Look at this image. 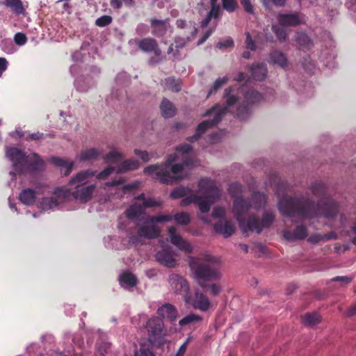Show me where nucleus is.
Here are the masks:
<instances>
[{
	"label": "nucleus",
	"mask_w": 356,
	"mask_h": 356,
	"mask_svg": "<svg viewBox=\"0 0 356 356\" xmlns=\"http://www.w3.org/2000/svg\"><path fill=\"white\" fill-rule=\"evenodd\" d=\"M162 204L163 202L160 199L147 197L141 205L143 207L144 211H145L148 208L161 207Z\"/></svg>",
	"instance_id": "c03bdc74"
},
{
	"label": "nucleus",
	"mask_w": 356,
	"mask_h": 356,
	"mask_svg": "<svg viewBox=\"0 0 356 356\" xmlns=\"http://www.w3.org/2000/svg\"><path fill=\"white\" fill-rule=\"evenodd\" d=\"M220 263V259L211 254L189 258L188 264L195 281L200 287L207 289L209 294L213 297L218 296L221 293L222 286L218 283L207 284V282L221 279L222 273L216 267Z\"/></svg>",
	"instance_id": "20e7f679"
},
{
	"label": "nucleus",
	"mask_w": 356,
	"mask_h": 356,
	"mask_svg": "<svg viewBox=\"0 0 356 356\" xmlns=\"http://www.w3.org/2000/svg\"><path fill=\"white\" fill-rule=\"evenodd\" d=\"M244 102L237 107L236 116L241 120H245L250 113V106L259 102L261 99V95L253 89L249 90L245 93Z\"/></svg>",
	"instance_id": "9b49d317"
},
{
	"label": "nucleus",
	"mask_w": 356,
	"mask_h": 356,
	"mask_svg": "<svg viewBox=\"0 0 356 356\" xmlns=\"http://www.w3.org/2000/svg\"><path fill=\"white\" fill-rule=\"evenodd\" d=\"M165 85L168 89L173 92H179L181 90V84L174 78L169 77L165 79Z\"/></svg>",
	"instance_id": "49530a36"
},
{
	"label": "nucleus",
	"mask_w": 356,
	"mask_h": 356,
	"mask_svg": "<svg viewBox=\"0 0 356 356\" xmlns=\"http://www.w3.org/2000/svg\"><path fill=\"white\" fill-rule=\"evenodd\" d=\"M8 61L5 58L0 57V77L1 76L3 72H5L8 67Z\"/></svg>",
	"instance_id": "0e129e2a"
},
{
	"label": "nucleus",
	"mask_w": 356,
	"mask_h": 356,
	"mask_svg": "<svg viewBox=\"0 0 356 356\" xmlns=\"http://www.w3.org/2000/svg\"><path fill=\"white\" fill-rule=\"evenodd\" d=\"M168 234L172 244L186 253L192 252L193 248L191 244L177 233V229L175 227L168 228Z\"/></svg>",
	"instance_id": "dca6fc26"
},
{
	"label": "nucleus",
	"mask_w": 356,
	"mask_h": 356,
	"mask_svg": "<svg viewBox=\"0 0 356 356\" xmlns=\"http://www.w3.org/2000/svg\"><path fill=\"white\" fill-rule=\"evenodd\" d=\"M233 44H234L233 40L231 38H229L224 42H218L216 44V48L221 49L232 47V46H233Z\"/></svg>",
	"instance_id": "13d9d810"
},
{
	"label": "nucleus",
	"mask_w": 356,
	"mask_h": 356,
	"mask_svg": "<svg viewBox=\"0 0 356 356\" xmlns=\"http://www.w3.org/2000/svg\"><path fill=\"white\" fill-rule=\"evenodd\" d=\"M95 175V171L91 170H82L73 176L68 182L70 188L85 186Z\"/></svg>",
	"instance_id": "f3484780"
},
{
	"label": "nucleus",
	"mask_w": 356,
	"mask_h": 356,
	"mask_svg": "<svg viewBox=\"0 0 356 356\" xmlns=\"http://www.w3.org/2000/svg\"><path fill=\"white\" fill-rule=\"evenodd\" d=\"M112 22V17L108 15H103L97 18L95 21V24L99 27H104L110 24Z\"/></svg>",
	"instance_id": "3c124183"
},
{
	"label": "nucleus",
	"mask_w": 356,
	"mask_h": 356,
	"mask_svg": "<svg viewBox=\"0 0 356 356\" xmlns=\"http://www.w3.org/2000/svg\"><path fill=\"white\" fill-rule=\"evenodd\" d=\"M212 32H213V30H211V29L207 30L205 32V33L201 37V38L198 40L197 44L198 46L202 44L209 38V37L211 35Z\"/></svg>",
	"instance_id": "69168bd1"
},
{
	"label": "nucleus",
	"mask_w": 356,
	"mask_h": 356,
	"mask_svg": "<svg viewBox=\"0 0 356 356\" xmlns=\"http://www.w3.org/2000/svg\"><path fill=\"white\" fill-rule=\"evenodd\" d=\"M156 260L168 268H173L176 265V260L174 255L168 250H163L156 254Z\"/></svg>",
	"instance_id": "4be33fe9"
},
{
	"label": "nucleus",
	"mask_w": 356,
	"mask_h": 356,
	"mask_svg": "<svg viewBox=\"0 0 356 356\" xmlns=\"http://www.w3.org/2000/svg\"><path fill=\"white\" fill-rule=\"evenodd\" d=\"M134 154L137 156H140L141 159L144 162H147L150 160L151 158H152L154 156L153 154H150L147 151H141L139 149H136L134 150Z\"/></svg>",
	"instance_id": "6e6d98bb"
},
{
	"label": "nucleus",
	"mask_w": 356,
	"mask_h": 356,
	"mask_svg": "<svg viewBox=\"0 0 356 356\" xmlns=\"http://www.w3.org/2000/svg\"><path fill=\"white\" fill-rule=\"evenodd\" d=\"M270 60L272 63L277 64L283 68L288 65V60L285 55L280 51H275L272 52L270 55Z\"/></svg>",
	"instance_id": "72a5a7b5"
},
{
	"label": "nucleus",
	"mask_w": 356,
	"mask_h": 356,
	"mask_svg": "<svg viewBox=\"0 0 356 356\" xmlns=\"http://www.w3.org/2000/svg\"><path fill=\"white\" fill-rule=\"evenodd\" d=\"M195 36L191 35L186 36H176L174 39L175 47L177 51H179V49L184 47L186 44L193 40Z\"/></svg>",
	"instance_id": "58836bf2"
},
{
	"label": "nucleus",
	"mask_w": 356,
	"mask_h": 356,
	"mask_svg": "<svg viewBox=\"0 0 356 356\" xmlns=\"http://www.w3.org/2000/svg\"><path fill=\"white\" fill-rule=\"evenodd\" d=\"M188 343V339H187L180 347L178 349L175 356H184L185 353H186V347H187V344Z\"/></svg>",
	"instance_id": "338daca9"
},
{
	"label": "nucleus",
	"mask_w": 356,
	"mask_h": 356,
	"mask_svg": "<svg viewBox=\"0 0 356 356\" xmlns=\"http://www.w3.org/2000/svg\"><path fill=\"white\" fill-rule=\"evenodd\" d=\"M113 172L117 173V167L108 166L99 174H97V178L98 179H106Z\"/></svg>",
	"instance_id": "8fccbe9b"
},
{
	"label": "nucleus",
	"mask_w": 356,
	"mask_h": 356,
	"mask_svg": "<svg viewBox=\"0 0 356 356\" xmlns=\"http://www.w3.org/2000/svg\"><path fill=\"white\" fill-rule=\"evenodd\" d=\"M168 282L174 293L181 295L188 302L190 290L188 282L183 277L175 273L170 275Z\"/></svg>",
	"instance_id": "ddd939ff"
},
{
	"label": "nucleus",
	"mask_w": 356,
	"mask_h": 356,
	"mask_svg": "<svg viewBox=\"0 0 356 356\" xmlns=\"http://www.w3.org/2000/svg\"><path fill=\"white\" fill-rule=\"evenodd\" d=\"M173 219L181 225H186L191 222V216L187 212L177 213L173 216Z\"/></svg>",
	"instance_id": "79ce46f5"
},
{
	"label": "nucleus",
	"mask_w": 356,
	"mask_h": 356,
	"mask_svg": "<svg viewBox=\"0 0 356 356\" xmlns=\"http://www.w3.org/2000/svg\"><path fill=\"white\" fill-rule=\"evenodd\" d=\"M246 40H245V47L252 51H254L257 49V45L254 40L252 38L249 32L245 33Z\"/></svg>",
	"instance_id": "864d4df0"
},
{
	"label": "nucleus",
	"mask_w": 356,
	"mask_h": 356,
	"mask_svg": "<svg viewBox=\"0 0 356 356\" xmlns=\"http://www.w3.org/2000/svg\"><path fill=\"white\" fill-rule=\"evenodd\" d=\"M102 154V152L97 149H88L77 155L76 159L81 161H90L96 159Z\"/></svg>",
	"instance_id": "bb28decb"
},
{
	"label": "nucleus",
	"mask_w": 356,
	"mask_h": 356,
	"mask_svg": "<svg viewBox=\"0 0 356 356\" xmlns=\"http://www.w3.org/2000/svg\"><path fill=\"white\" fill-rule=\"evenodd\" d=\"M198 188L204 197L191 195L181 200V206L186 207L194 204L202 213H207L211 206L220 197L221 193L215 181L208 178L201 179L198 182Z\"/></svg>",
	"instance_id": "423d86ee"
},
{
	"label": "nucleus",
	"mask_w": 356,
	"mask_h": 356,
	"mask_svg": "<svg viewBox=\"0 0 356 356\" xmlns=\"http://www.w3.org/2000/svg\"><path fill=\"white\" fill-rule=\"evenodd\" d=\"M124 155L118 151H111L104 156V160L106 163H118L124 159Z\"/></svg>",
	"instance_id": "4c0bfd02"
},
{
	"label": "nucleus",
	"mask_w": 356,
	"mask_h": 356,
	"mask_svg": "<svg viewBox=\"0 0 356 356\" xmlns=\"http://www.w3.org/2000/svg\"><path fill=\"white\" fill-rule=\"evenodd\" d=\"M252 76L257 81L264 80L267 75V68L264 64H257L251 67Z\"/></svg>",
	"instance_id": "c756f323"
},
{
	"label": "nucleus",
	"mask_w": 356,
	"mask_h": 356,
	"mask_svg": "<svg viewBox=\"0 0 356 356\" xmlns=\"http://www.w3.org/2000/svg\"><path fill=\"white\" fill-rule=\"evenodd\" d=\"M240 90L241 88L235 89L233 87L226 88L224 95V98L225 99V105L223 106L216 105L203 113L202 117L213 115V118L212 120H204L200 123L197 127L195 135L189 137L188 140L191 142L197 140L206 130L218 124L222 115L226 113H234V108L238 105V95ZM241 90H243V88H241Z\"/></svg>",
	"instance_id": "39448f33"
},
{
	"label": "nucleus",
	"mask_w": 356,
	"mask_h": 356,
	"mask_svg": "<svg viewBox=\"0 0 356 356\" xmlns=\"http://www.w3.org/2000/svg\"><path fill=\"white\" fill-rule=\"evenodd\" d=\"M190 192L191 190L188 187L179 186L171 191L170 196L172 199H178L186 196Z\"/></svg>",
	"instance_id": "a19ab883"
},
{
	"label": "nucleus",
	"mask_w": 356,
	"mask_h": 356,
	"mask_svg": "<svg viewBox=\"0 0 356 356\" xmlns=\"http://www.w3.org/2000/svg\"><path fill=\"white\" fill-rule=\"evenodd\" d=\"M140 182L139 181H135L134 183H131V184H126V185H124L122 186V190L123 191H131L134 188H136L138 187V186L140 185Z\"/></svg>",
	"instance_id": "774afa93"
},
{
	"label": "nucleus",
	"mask_w": 356,
	"mask_h": 356,
	"mask_svg": "<svg viewBox=\"0 0 356 356\" xmlns=\"http://www.w3.org/2000/svg\"><path fill=\"white\" fill-rule=\"evenodd\" d=\"M37 198L35 190L28 188L23 189L19 195L21 202L27 206L33 205Z\"/></svg>",
	"instance_id": "b1692460"
},
{
	"label": "nucleus",
	"mask_w": 356,
	"mask_h": 356,
	"mask_svg": "<svg viewBox=\"0 0 356 356\" xmlns=\"http://www.w3.org/2000/svg\"><path fill=\"white\" fill-rule=\"evenodd\" d=\"M120 282L124 288L134 287L136 285V277L131 273H124L120 277Z\"/></svg>",
	"instance_id": "f704fd0d"
},
{
	"label": "nucleus",
	"mask_w": 356,
	"mask_h": 356,
	"mask_svg": "<svg viewBox=\"0 0 356 356\" xmlns=\"http://www.w3.org/2000/svg\"><path fill=\"white\" fill-rule=\"evenodd\" d=\"M307 236V227L304 225H300L296 227L294 232H291L289 229L283 231L284 238L289 241H293L296 240H302Z\"/></svg>",
	"instance_id": "412c9836"
},
{
	"label": "nucleus",
	"mask_w": 356,
	"mask_h": 356,
	"mask_svg": "<svg viewBox=\"0 0 356 356\" xmlns=\"http://www.w3.org/2000/svg\"><path fill=\"white\" fill-rule=\"evenodd\" d=\"M312 194L321 197L319 202L315 204L308 199L286 198L280 200L278 209L285 216L302 220L318 217L331 219L339 212V206L332 199L325 197V187L321 183H315L311 187Z\"/></svg>",
	"instance_id": "f257e3e1"
},
{
	"label": "nucleus",
	"mask_w": 356,
	"mask_h": 356,
	"mask_svg": "<svg viewBox=\"0 0 356 356\" xmlns=\"http://www.w3.org/2000/svg\"><path fill=\"white\" fill-rule=\"evenodd\" d=\"M137 44L138 48L145 53H153L156 56H161V51L159 47L158 43L154 38H145L142 40L135 39L133 40Z\"/></svg>",
	"instance_id": "4468645a"
},
{
	"label": "nucleus",
	"mask_w": 356,
	"mask_h": 356,
	"mask_svg": "<svg viewBox=\"0 0 356 356\" xmlns=\"http://www.w3.org/2000/svg\"><path fill=\"white\" fill-rule=\"evenodd\" d=\"M139 167V163L135 159H128L122 161L120 165L117 167V173L120 174L129 170H134Z\"/></svg>",
	"instance_id": "c85d7f7f"
},
{
	"label": "nucleus",
	"mask_w": 356,
	"mask_h": 356,
	"mask_svg": "<svg viewBox=\"0 0 356 356\" xmlns=\"http://www.w3.org/2000/svg\"><path fill=\"white\" fill-rule=\"evenodd\" d=\"M353 278L347 276H337L332 279L334 282H341L342 284H348L350 283Z\"/></svg>",
	"instance_id": "052dcab7"
},
{
	"label": "nucleus",
	"mask_w": 356,
	"mask_h": 356,
	"mask_svg": "<svg viewBox=\"0 0 356 356\" xmlns=\"http://www.w3.org/2000/svg\"><path fill=\"white\" fill-rule=\"evenodd\" d=\"M58 205L55 197H44L40 200L39 207L42 210L52 209Z\"/></svg>",
	"instance_id": "e433bc0d"
},
{
	"label": "nucleus",
	"mask_w": 356,
	"mask_h": 356,
	"mask_svg": "<svg viewBox=\"0 0 356 356\" xmlns=\"http://www.w3.org/2000/svg\"><path fill=\"white\" fill-rule=\"evenodd\" d=\"M202 321V317L195 314H190L181 319L179 322V325L184 326L193 322H198Z\"/></svg>",
	"instance_id": "a18cd8bd"
},
{
	"label": "nucleus",
	"mask_w": 356,
	"mask_h": 356,
	"mask_svg": "<svg viewBox=\"0 0 356 356\" xmlns=\"http://www.w3.org/2000/svg\"><path fill=\"white\" fill-rule=\"evenodd\" d=\"M228 191L232 197H236L234 202L233 212L243 233L250 231L259 234L264 228L270 227L272 225L275 220V215L270 211L264 212L261 220L254 216H250L248 219L241 218L243 215L247 213L250 208L259 209L266 204V197L264 194L259 192L254 193L252 196V203H250L238 197L242 193V186L238 183L230 184Z\"/></svg>",
	"instance_id": "f03ea898"
},
{
	"label": "nucleus",
	"mask_w": 356,
	"mask_h": 356,
	"mask_svg": "<svg viewBox=\"0 0 356 356\" xmlns=\"http://www.w3.org/2000/svg\"><path fill=\"white\" fill-rule=\"evenodd\" d=\"M277 21L283 26H296L305 23V16L300 13L279 14Z\"/></svg>",
	"instance_id": "2eb2a0df"
},
{
	"label": "nucleus",
	"mask_w": 356,
	"mask_h": 356,
	"mask_svg": "<svg viewBox=\"0 0 356 356\" xmlns=\"http://www.w3.org/2000/svg\"><path fill=\"white\" fill-rule=\"evenodd\" d=\"M152 33L157 36H163L165 34L168 29V20H160L156 19H150Z\"/></svg>",
	"instance_id": "393cba45"
},
{
	"label": "nucleus",
	"mask_w": 356,
	"mask_h": 356,
	"mask_svg": "<svg viewBox=\"0 0 356 356\" xmlns=\"http://www.w3.org/2000/svg\"><path fill=\"white\" fill-rule=\"evenodd\" d=\"M210 2L211 9L201 22V26L202 27L207 26L211 19L217 18L219 15V7L216 5L217 0H210Z\"/></svg>",
	"instance_id": "cd10ccee"
},
{
	"label": "nucleus",
	"mask_w": 356,
	"mask_h": 356,
	"mask_svg": "<svg viewBox=\"0 0 356 356\" xmlns=\"http://www.w3.org/2000/svg\"><path fill=\"white\" fill-rule=\"evenodd\" d=\"M198 188L204 197L191 195L181 200V206L186 207L194 204L202 213H207L211 206L220 197L221 193L215 181L208 178L201 179L198 182Z\"/></svg>",
	"instance_id": "0eeeda50"
},
{
	"label": "nucleus",
	"mask_w": 356,
	"mask_h": 356,
	"mask_svg": "<svg viewBox=\"0 0 356 356\" xmlns=\"http://www.w3.org/2000/svg\"><path fill=\"white\" fill-rule=\"evenodd\" d=\"M222 8L229 13H232L238 8L236 0H222Z\"/></svg>",
	"instance_id": "de8ad7c7"
},
{
	"label": "nucleus",
	"mask_w": 356,
	"mask_h": 356,
	"mask_svg": "<svg viewBox=\"0 0 356 356\" xmlns=\"http://www.w3.org/2000/svg\"><path fill=\"white\" fill-rule=\"evenodd\" d=\"M144 213L143 207L140 204H133L125 211L126 216L131 220L138 218Z\"/></svg>",
	"instance_id": "7c9ffc66"
},
{
	"label": "nucleus",
	"mask_w": 356,
	"mask_h": 356,
	"mask_svg": "<svg viewBox=\"0 0 356 356\" xmlns=\"http://www.w3.org/2000/svg\"><path fill=\"white\" fill-rule=\"evenodd\" d=\"M96 189L95 184H90L85 186L67 188L65 186L57 187L54 191V195L63 199L72 196L79 203H86L89 202L93 195Z\"/></svg>",
	"instance_id": "1a4fd4ad"
},
{
	"label": "nucleus",
	"mask_w": 356,
	"mask_h": 356,
	"mask_svg": "<svg viewBox=\"0 0 356 356\" xmlns=\"http://www.w3.org/2000/svg\"><path fill=\"white\" fill-rule=\"evenodd\" d=\"M191 151V145H181L176 148L174 154L168 157L163 165H150L144 169V173L158 179L162 184H175L183 179L178 173L194 165L190 157Z\"/></svg>",
	"instance_id": "7ed1b4c3"
},
{
	"label": "nucleus",
	"mask_w": 356,
	"mask_h": 356,
	"mask_svg": "<svg viewBox=\"0 0 356 356\" xmlns=\"http://www.w3.org/2000/svg\"><path fill=\"white\" fill-rule=\"evenodd\" d=\"M272 31L274 32L280 42L285 41L286 38V33L284 28L274 24L272 26Z\"/></svg>",
	"instance_id": "09e8293b"
},
{
	"label": "nucleus",
	"mask_w": 356,
	"mask_h": 356,
	"mask_svg": "<svg viewBox=\"0 0 356 356\" xmlns=\"http://www.w3.org/2000/svg\"><path fill=\"white\" fill-rule=\"evenodd\" d=\"M160 232V229L155 224L147 223L146 219L145 225L139 227L137 235L130 236L129 242L136 245H142L143 244V238L148 239L156 238L159 237Z\"/></svg>",
	"instance_id": "9d476101"
},
{
	"label": "nucleus",
	"mask_w": 356,
	"mask_h": 356,
	"mask_svg": "<svg viewBox=\"0 0 356 356\" xmlns=\"http://www.w3.org/2000/svg\"><path fill=\"white\" fill-rule=\"evenodd\" d=\"M51 161L56 165L65 168L63 172L64 176H68L71 173L74 166V161H69L58 157H54L51 159Z\"/></svg>",
	"instance_id": "2f4dec72"
},
{
	"label": "nucleus",
	"mask_w": 356,
	"mask_h": 356,
	"mask_svg": "<svg viewBox=\"0 0 356 356\" xmlns=\"http://www.w3.org/2000/svg\"><path fill=\"white\" fill-rule=\"evenodd\" d=\"M241 3L247 13L250 14L253 13L254 8L250 0H241Z\"/></svg>",
	"instance_id": "bf43d9fd"
},
{
	"label": "nucleus",
	"mask_w": 356,
	"mask_h": 356,
	"mask_svg": "<svg viewBox=\"0 0 356 356\" xmlns=\"http://www.w3.org/2000/svg\"><path fill=\"white\" fill-rule=\"evenodd\" d=\"M0 6H4L15 15H25L26 7L22 0H1Z\"/></svg>",
	"instance_id": "aec40b11"
},
{
	"label": "nucleus",
	"mask_w": 356,
	"mask_h": 356,
	"mask_svg": "<svg viewBox=\"0 0 356 356\" xmlns=\"http://www.w3.org/2000/svg\"><path fill=\"white\" fill-rule=\"evenodd\" d=\"M163 326V321L159 317H153L148 320L146 328L148 332L149 341L151 343H161Z\"/></svg>",
	"instance_id": "f8f14e48"
},
{
	"label": "nucleus",
	"mask_w": 356,
	"mask_h": 356,
	"mask_svg": "<svg viewBox=\"0 0 356 356\" xmlns=\"http://www.w3.org/2000/svg\"><path fill=\"white\" fill-rule=\"evenodd\" d=\"M6 154L17 173H33L44 168L43 160L35 153L26 155L22 150L17 147H10L7 149Z\"/></svg>",
	"instance_id": "6e6552de"
},
{
	"label": "nucleus",
	"mask_w": 356,
	"mask_h": 356,
	"mask_svg": "<svg viewBox=\"0 0 356 356\" xmlns=\"http://www.w3.org/2000/svg\"><path fill=\"white\" fill-rule=\"evenodd\" d=\"M215 232L225 238L230 237L235 232L234 225L229 220L221 219L213 225Z\"/></svg>",
	"instance_id": "6ab92c4d"
},
{
	"label": "nucleus",
	"mask_w": 356,
	"mask_h": 356,
	"mask_svg": "<svg viewBox=\"0 0 356 356\" xmlns=\"http://www.w3.org/2000/svg\"><path fill=\"white\" fill-rule=\"evenodd\" d=\"M228 81L229 78L227 76L217 79L211 86L207 97L208 98L212 93L216 92L220 88L226 84Z\"/></svg>",
	"instance_id": "37998d69"
},
{
	"label": "nucleus",
	"mask_w": 356,
	"mask_h": 356,
	"mask_svg": "<svg viewBox=\"0 0 356 356\" xmlns=\"http://www.w3.org/2000/svg\"><path fill=\"white\" fill-rule=\"evenodd\" d=\"M192 306L195 309L207 312L211 307L212 304L205 294L196 291L192 300Z\"/></svg>",
	"instance_id": "a211bd4d"
},
{
	"label": "nucleus",
	"mask_w": 356,
	"mask_h": 356,
	"mask_svg": "<svg viewBox=\"0 0 356 356\" xmlns=\"http://www.w3.org/2000/svg\"><path fill=\"white\" fill-rule=\"evenodd\" d=\"M176 25L178 29L181 30L188 29V33L192 36H196L197 33V29L195 26V24L193 22H187L184 19H177L176 22Z\"/></svg>",
	"instance_id": "473e14b6"
},
{
	"label": "nucleus",
	"mask_w": 356,
	"mask_h": 356,
	"mask_svg": "<svg viewBox=\"0 0 356 356\" xmlns=\"http://www.w3.org/2000/svg\"><path fill=\"white\" fill-rule=\"evenodd\" d=\"M14 41L17 45L22 46L26 43L27 38L22 33H17L14 36Z\"/></svg>",
	"instance_id": "5fc2aeb1"
},
{
	"label": "nucleus",
	"mask_w": 356,
	"mask_h": 356,
	"mask_svg": "<svg viewBox=\"0 0 356 356\" xmlns=\"http://www.w3.org/2000/svg\"><path fill=\"white\" fill-rule=\"evenodd\" d=\"M157 314L163 318L173 321L177 316V310L173 305L165 304L157 309Z\"/></svg>",
	"instance_id": "5701e85b"
},
{
	"label": "nucleus",
	"mask_w": 356,
	"mask_h": 356,
	"mask_svg": "<svg viewBox=\"0 0 356 356\" xmlns=\"http://www.w3.org/2000/svg\"><path fill=\"white\" fill-rule=\"evenodd\" d=\"M302 321L305 325L314 326L321 322V317L318 313H309L303 316Z\"/></svg>",
	"instance_id": "c9c22d12"
},
{
	"label": "nucleus",
	"mask_w": 356,
	"mask_h": 356,
	"mask_svg": "<svg viewBox=\"0 0 356 356\" xmlns=\"http://www.w3.org/2000/svg\"><path fill=\"white\" fill-rule=\"evenodd\" d=\"M134 356H154V355L148 349L140 348L135 353Z\"/></svg>",
	"instance_id": "e2e57ef3"
},
{
	"label": "nucleus",
	"mask_w": 356,
	"mask_h": 356,
	"mask_svg": "<svg viewBox=\"0 0 356 356\" xmlns=\"http://www.w3.org/2000/svg\"><path fill=\"white\" fill-rule=\"evenodd\" d=\"M308 241L312 243H318L320 241H324L323 235L316 234L309 237Z\"/></svg>",
	"instance_id": "680f3d73"
},
{
	"label": "nucleus",
	"mask_w": 356,
	"mask_h": 356,
	"mask_svg": "<svg viewBox=\"0 0 356 356\" xmlns=\"http://www.w3.org/2000/svg\"><path fill=\"white\" fill-rule=\"evenodd\" d=\"M225 211L223 208H222V207L214 208L213 213H212V216L214 218H220V220L225 219Z\"/></svg>",
	"instance_id": "4d7b16f0"
},
{
	"label": "nucleus",
	"mask_w": 356,
	"mask_h": 356,
	"mask_svg": "<svg viewBox=\"0 0 356 356\" xmlns=\"http://www.w3.org/2000/svg\"><path fill=\"white\" fill-rule=\"evenodd\" d=\"M160 108L161 115L165 118L173 117L177 111L172 103L166 98L163 99Z\"/></svg>",
	"instance_id": "a878e982"
},
{
	"label": "nucleus",
	"mask_w": 356,
	"mask_h": 356,
	"mask_svg": "<svg viewBox=\"0 0 356 356\" xmlns=\"http://www.w3.org/2000/svg\"><path fill=\"white\" fill-rule=\"evenodd\" d=\"M173 219V216L171 214H162L156 216H149L147 218V223H160L165 222H170Z\"/></svg>",
	"instance_id": "ea45409f"
},
{
	"label": "nucleus",
	"mask_w": 356,
	"mask_h": 356,
	"mask_svg": "<svg viewBox=\"0 0 356 356\" xmlns=\"http://www.w3.org/2000/svg\"><path fill=\"white\" fill-rule=\"evenodd\" d=\"M296 40L300 46H307L310 42L309 37L303 33L298 34Z\"/></svg>",
	"instance_id": "603ef678"
}]
</instances>
